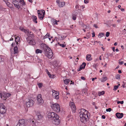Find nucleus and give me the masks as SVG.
Instances as JSON below:
<instances>
[{
	"label": "nucleus",
	"instance_id": "f257e3e1",
	"mask_svg": "<svg viewBox=\"0 0 126 126\" xmlns=\"http://www.w3.org/2000/svg\"><path fill=\"white\" fill-rule=\"evenodd\" d=\"M79 114L80 118V120L82 123H85L89 118V113L88 111L83 109L80 110Z\"/></svg>",
	"mask_w": 126,
	"mask_h": 126
},
{
	"label": "nucleus",
	"instance_id": "f03ea898",
	"mask_svg": "<svg viewBox=\"0 0 126 126\" xmlns=\"http://www.w3.org/2000/svg\"><path fill=\"white\" fill-rule=\"evenodd\" d=\"M47 117L49 118L54 121V123L55 125H59L60 123V120L59 119V116L56 113L50 112L47 114Z\"/></svg>",
	"mask_w": 126,
	"mask_h": 126
},
{
	"label": "nucleus",
	"instance_id": "7ed1b4c3",
	"mask_svg": "<svg viewBox=\"0 0 126 126\" xmlns=\"http://www.w3.org/2000/svg\"><path fill=\"white\" fill-rule=\"evenodd\" d=\"M44 46L45 47L46 49L45 52V55L49 58H51L53 56V53L52 50L46 45L44 44Z\"/></svg>",
	"mask_w": 126,
	"mask_h": 126
},
{
	"label": "nucleus",
	"instance_id": "20e7f679",
	"mask_svg": "<svg viewBox=\"0 0 126 126\" xmlns=\"http://www.w3.org/2000/svg\"><path fill=\"white\" fill-rule=\"evenodd\" d=\"M51 108L57 112H59L60 110V105L57 103H53L51 105Z\"/></svg>",
	"mask_w": 126,
	"mask_h": 126
},
{
	"label": "nucleus",
	"instance_id": "39448f33",
	"mask_svg": "<svg viewBox=\"0 0 126 126\" xmlns=\"http://www.w3.org/2000/svg\"><path fill=\"white\" fill-rule=\"evenodd\" d=\"M37 104L39 106L42 105L44 103V101L42 97L41 94H38L36 97Z\"/></svg>",
	"mask_w": 126,
	"mask_h": 126
},
{
	"label": "nucleus",
	"instance_id": "423d86ee",
	"mask_svg": "<svg viewBox=\"0 0 126 126\" xmlns=\"http://www.w3.org/2000/svg\"><path fill=\"white\" fill-rule=\"evenodd\" d=\"M38 14L39 18L41 20H42L44 17L45 14V11L44 10H42L41 11L38 10Z\"/></svg>",
	"mask_w": 126,
	"mask_h": 126
},
{
	"label": "nucleus",
	"instance_id": "0eeeda50",
	"mask_svg": "<svg viewBox=\"0 0 126 126\" xmlns=\"http://www.w3.org/2000/svg\"><path fill=\"white\" fill-rule=\"evenodd\" d=\"M11 94L9 93H7L4 92H2L0 91V97L1 98L3 97L5 98L9 97Z\"/></svg>",
	"mask_w": 126,
	"mask_h": 126
},
{
	"label": "nucleus",
	"instance_id": "6e6552de",
	"mask_svg": "<svg viewBox=\"0 0 126 126\" xmlns=\"http://www.w3.org/2000/svg\"><path fill=\"white\" fill-rule=\"evenodd\" d=\"M6 107L2 103L0 104V113L1 114H3L6 112Z\"/></svg>",
	"mask_w": 126,
	"mask_h": 126
},
{
	"label": "nucleus",
	"instance_id": "1a4fd4ad",
	"mask_svg": "<svg viewBox=\"0 0 126 126\" xmlns=\"http://www.w3.org/2000/svg\"><path fill=\"white\" fill-rule=\"evenodd\" d=\"M34 103V102L32 100L30 99L25 104L27 107H29L32 106L33 105Z\"/></svg>",
	"mask_w": 126,
	"mask_h": 126
},
{
	"label": "nucleus",
	"instance_id": "9d476101",
	"mask_svg": "<svg viewBox=\"0 0 126 126\" xmlns=\"http://www.w3.org/2000/svg\"><path fill=\"white\" fill-rule=\"evenodd\" d=\"M53 94L52 96L55 99H58L59 98V93L58 92L56 91L55 90H53Z\"/></svg>",
	"mask_w": 126,
	"mask_h": 126
},
{
	"label": "nucleus",
	"instance_id": "9b49d317",
	"mask_svg": "<svg viewBox=\"0 0 126 126\" xmlns=\"http://www.w3.org/2000/svg\"><path fill=\"white\" fill-rule=\"evenodd\" d=\"M27 35L28 36V37L27 38H26V39H29L30 37H31V38H33L34 37V35L33 32H32L31 31H29L28 30H27Z\"/></svg>",
	"mask_w": 126,
	"mask_h": 126
},
{
	"label": "nucleus",
	"instance_id": "f8f14e48",
	"mask_svg": "<svg viewBox=\"0 0 126 126\" xmlns=\"http://www.w3.org/2000/svg\"><path fill=\"white\" fill-rule=\"evenodd\" d=\"M69 106L73 110V112H75L76 110V107L73 102H70L69 103Z\"/></svg>",
	"mask_w": 126,
	"mask_h": 126
},
{
	"label": "nucleus",
	"instance_id": "ddd939ff",
	"mask_svg": "<svg viewBox=\"0 0 126 126\" xmlns=\"http://www.w3.org/2000/svg\"><path fill=\"white\" fill-rule=\"evenodd\" d=\"M16 126H25V120L24 119L20 120Z\"/></svg>",
	"mask_w": 126,
	"mask_h": 126
},
{
	"label": "nucleus",
	"instance_id": "4468645a",
	"mask_svg": "<svg viewBox=\"0 0 126 126\" xmlns=\"http://www.w3.org/2000/svg\"><path fill=\"white\" fill-rule=\"evenodd\" d=\"M12 3L14 4L15 7L19 9L20 8V6L19 5L18 1L16 0H12Z\"/></svg>",
	"mask_w": 126,
	"mask_h": 126
},
{
	"label": "nucleus",
	"instance_id": "2eb2a0df",
	"mask_svg": "<svg viewBox=\"0 0 126 126\" xmlns=\"http://www.w3.org/2000/svg\"><path fill=\"white\" fill-rule=\"evenodd\" d=\"M91 54H87L86 56V59L88 61H90L92 60V58L91 57Z\"/></svg>",
	"mask_w": 126,
	"mask_h": 126
},
{
	"label": "nucleus",
	"instance_id": "dca6fc26",
	"mask_svg": "<svg viewBox=\"0 0 126 126\" xmlns=\"http://www.w3.org/2000/svg\"><path fill=\"white\" fill-rule=\"evenodd\" d=\"M116 116L118 118H121L123 116V114L122 113H117L116 114Z\"/></svg>",
	"mask_w": 126,
	"mask_h": 126
},
{
	"label": "nucleus",
	"instance_id": "f3484780",
	"mask_svg": "<svg viewBox=\"0 0 126 126\" xmlns=\"http://www.w3.org/2000/svg\"><path fill=\"white\" fill-rule=\"evenodd\" d=\"M29 40L30 42L29 43L30 45H34L35 44V41L34 39L32 38L31 40L29 39Z\"/></svg>",
	"mask_w": 126,
	"mask_h": 126
},
{
	"label": "nucleus",
	"instance_id": "a211bd4d",
	"mask_svg": "<svg viewBox=\"0 0 126 126\" xmlns=\"http://www.w3.org/2000/svg\"><path fill=\"white\" fill-rule=\"evenodd\" d=\"M86 63H83L82 64V65L81 66H80V67L79 70L80 71V70L82 69H84L85 68V65H86Z\"/></svg>",
	"mask_w": 126,
	"mask_h": 126
},
{
	"label": "nucleus",
	"instance_id": "6ab92c4d",
	"mask_svg": "<svg viewBox=\"0 0 126 126\" xmlns=\"http://www.w3.org/2000/svg\"><path fill=\"white\" fill-rule=\"evenodd\" d=\"M14 54H16L18 53V49L16 46L14 47Z\"/></svg>",
	"mask_w": 126,
	"mask_h": 126
},
{
	"label": "nucleus",
	"instance_id": "aec40b11",
	"mask_svg": "<svg viewBox=\"0 0 126 126\" xmlns=\"http://www.w3.org/2000/svg\"><path fill=\"white\" fill-rule=\"evenodd\" d=\"M65 3L64 2H61L59 3V6L60 7H62L65 5Z\"/></svg>",
	"mask_w": 126,
	"mask_h": 126
},
{
	"label": "nucleus",
	"instance_id": "412c9836",
	"mask_svg": "<svg viewBox=\"0 0 126 126\" xmlns=\"http://www.w3.org/2000/svg\"><path fill=\"white\" fill-rule=\"evenodd\" d=\"M70 80L69 79H66L65 80H63L64 82V84L67 85L70 81Z\"/></svg>",
	"mask_w": 126,
	"mask_h": 126
},
{
	"label": "nucleus",
	"instance_id": "4be33fe9",
	"mask_svg": "<svg viewBox=\"0 0 126 126\" xmlns=\"http://www.w3.org/2000/svg\"><path fill=\"white\" fill-rule=\"evenodd\" d=\"M32 18L33 21L36 23H37V18L36 17L34 16H33L32 17Z\"/></svg>",
	"mask_w": 126,
	"mask_h": 126
},
{
	"label": "nucleus",
	"instance_id": "5701e85b",
	"mask_svg": "<svg viewBox=\"0 0 126 126\" xmlns=\"http://www.w3.org/2000/svg\"><path fill=\"white\" fill-rule=\"evenodd\" d=\"M54 66L55 67L58 68L60 66V65L59 64H58L57 63L56 61H54Z\"/></svg>",
	"mask_w": 126,
	"mask_h": 126
},
{
	"label": "nucleus",
	"instance_id": "b1692460",
	"mask_svg": "<svg viewBox=\"0 0 126 126\" xmlns=\"http://www.w3.org/2000/svg\"><path fill=\"white\" fill-rule=\"evenodd\" d=\"M20 40V38L19 37H15V41L17 45L18 44V42Z\"/></svg>",
	"mask_w": 126,
	"mask_h": 126
},
{
	"label": "nucleus",
	"instance_id": "393cba45",
	"mask_svg": "<svg viewBox=\"0 0 126 126\" xmlns=\"http://www.w3.org/2000/svg\"><path fill=\"white\" fill-rule=\"evenodd\" d=\"M20 29L21 31L24 32L25 33H27V30H25V29H23L22 27H20L19 28Z\"/></svg>",
	"mask_w": 126,
	"mask_h": 126
},
{
	"label": "nucleus",
	"instance_id": "a878e982",
	"mask_svg": "<svg viewBox=\"0 0 126 126\" xmlns=\"http://www.w3.org/2000/svg\"><path fill=\"white\" fill-rule=\"evenodd\" d=\"M6 3L8 6L9 7L11 8L12 6V5L11 4H10L9 2H6Z\"/></svg>",
	"mask_w": 126,
	"mask_h": 126
},
{
	"label": "nucleus",
	"instance_id": "bb28decb",
	"mask_svg": "<svg viewBox=\"0 0 126 126\" xmlns=\"http://www.w3.org/2000/svg\"><path fill=\"white\" fill-rule=\"evenodd\" d=\"M104 34L105 33H104L102 32L98 34V37L99 38H101L102 37Z\"/></svg>",
	"mask_w": 126,
	"mask_h": 126
},
{
	"label": "nucleus",
	"instance_id": "cd10ccee",
	"mask_svg": "<svg viewBox=\"0 0 126 126\" xmlns=\"http://www.w3.org/2000/svg\"><path fill=\"white\" fill-rule=\"evenodd\" d=\"M105 93L104 91H102V92H98V94L99 96H100L101 95L104 94Z\"/></svg>",
	"mask_w": 126,
	"mask_h": 126
},
{
	"label": "nucleus",
	"instance_id": "c85d7f7f",
	"mask_svg": "<svg viewBox=\"0 0 126 126\" xmlns=\"http://www.w3.org/2000/svg\"><path fill=\"white\" fill-rule=\"evenodd\" d=\"M107 78L106 77H103L101 79V81L102 82H104L105 81L107 80Z\"/></svg>",
	"mask_w": 126,
	"mask_h": 126
},
{
	"label": "nucleus",
	"instance_id": "c756f323",
	"mask_svg": "<svg viewBox=\"0 0 126 126\" xmlns=\"http://www.w3.org/2000/svg\"><path fill=\"white\" fill-rule=\"evenodd\" d=\"M42 52V51L40 49H37L36 50V54L39 53H41Z\"/></svg>",
	"mask_w": 126,
	"mask_h": 126
},
{
	"label": "nucleus",
	"instance_id": "7c9ffc66",
	"mask_svg": "<svg viewBox=\"0 0 126 126\" xmlns=\"http://www.w3.org/2000/svg\"><path fill=\"white\" fill-rule=\"evenodd\" d=\"M58 37L59 38H60V39H64L65 38V36H60V35H59L58 36Z\"/></svg>",
	"mask_w": 126,
	"mask_h": 126
},
{
	"label": "nucleus",
	"instance_id": "2f4dec72",
	"mask_svg": "<svg viewBox=\"0 0 126 126\" xmlns=\"http://www.w3.org/2000/svg\"><path fill=\"white\" fill-rule=\"evenodd\" d=\"M37 118L38 120H40L42 119L43 118L42 116L40 114H39L37 116Z\"/></svg>",
	"mask_w": 126,
	"mask_h": 126
},
{
	"label": "nucleus",
	"instance_id": "473e14b6",
	"mask_svg": "<svg viewBox=\"0 0 126 126\" xmlns=\"http://www.w3.org/2000/svg\"><path fill=\"white\" fill-rule=\"evenodd\" d=\"M70 116H68L66 118V121L67 122H68V121H71V119L70 118Z\"/></svg>",
	"mask_w": 126,
	"mask_h": 126
},
{
	"label": "nucleus",
	"instance_id": "72a5a7b5",
	"mask_svg": "<svg viewBox=\"0 0 126 126\" xmlns=\"http://www.w3.org/2000/svg\"><path fill=\"white\" fill-rule=\"evenodd\" d=\"M120 85V84H119L118 85L115 86L114 87L113 90H117Z\"/></svg>",
	"mask_w": 126,
	"mask_h": 126
},
{
	"label": "nucleus",
	"instance_id": "f704fd0d",
	"mask_svg": "<svg viewBox=\"0 0 126 126\" xmlns=\"http://www.w3.org/2000/svg\"><path fill=\"white\" fill-rule=\"evenodd\" d=\"M120 75L118 74H116L115 76V78L117 79H120Z\"/></svg>",
	"mask_w": 126,
	"mask_h": 126
},
{
	"label": "nucleus",
	"instance_id": "c9c22d12",
	"mask_svg": "<svg viewBox=\"0 0 126 126\" xmlns=\"http://www.w3.org/2000/svg\"><path fill=\"white\" fill-rule=\"evenodd\" d=\"M50 36V34L49 33H47V34L44 37V39H45L47 38L48 37Z\"/></svg>",
	"mask_w": 126,
	"mask_h": 126
},
{
	"label": "nucleus",
	"instance_id": "e433bc0d",
	"mask_svg": "<svg viewBox=\"0 0 126 126\" xmlns=\"http://www.w3.org/2000/svg\"><path fill=\"white\" fill-rule=\"evenodd\" d=\"M49 77L50 78H54L55 76L54 75H51L50 74L48 75Z\"/></svg>",
	"mask_w": 126,
	"mask_h": 126
},
{
	"label": "nucleus",
	"instance_id": "4c0bfd02",
	"mask_svg": "<svg viewBox=\"0 0 126 126\" xmlns=\"http://www.w3.org/2000/svg\"><path fill=\"white\" fill-rule=\"evenodd\" d=\"M77 14H76V15H73V17H72V19L74 20H76V15Z\"/></svg>",
	"mask_w": 126,
	"mask_h": 126
},
{
	"label": "nucleus",
	"instance_id": "58836bf2",
	"mask_svg": "<svg viewBox=\"0 0 126 126\" xmlns=\"http://www.w3.org/2000/svg\"><path fill=\"white\" fill-rule=\"evenodd\" d=\"M58 44L60 46L62 47H65V45L64 44H60V43H58Z\"/></svg>",
	"mask_w": 126,
	"mask_h": 126
},
{
	"label": "nucleus",
	"instance_id": "ea45409f",
	"mask_svg": "<svg viewBox=\"0 0 126 126\" xmlns=\"http://www.w3.org/2000/svg\"><path fill=\"white\" fill-rule=\"evenodd\" d=\"M119 64L120 65H122L124 63V62L123 61H121V60H119Z\"/></svg>",
	"mask_w": 126,
	"mask_h": 126
},
{
	"label": "nucleus",
	"instance_id": "a19ab883",
	"mask_svg": "<svg viewBox=\"0 0 126 126\" xmlns=\"http://www.w3.org/2000/svg\"><path fill=\"white\" fill-rule=\"evenodd\" d=\"M38 86L39 88H40L42 87V84L41 83H40L38 84Z\"/></svg>",
	"mask_w": 126,
	"mask_h": 126
},
{
	"label": "nucleus",
	"instance_id": "79ce46f5",
	"mask_svg": "<svg viewBox=\"0 0 126 126\" xmlns=\"http://www.w3.org/2000/svg\"><path fill=\"white\" fill-rule=\"evenodd\" d=\"M59 22V21H57L56 20H54V24L57 25V22Z\"/></svg>",
	"mask_w": 126,
	"mask_h": 126
},
{
	"label": "nucleus",
	"instance_id": "37998d69",
	"mask_svg": "<svg viewBox=\"0 0 126 126\" xmlns=\"http://www.w3.org/2000/svg\"><path fill=\"white\" fill-rule=\"evenodd\" d=\"M110 33L109 32H106V36L107 37H108L110 35Z\"/></svg>",
	"mask_w": 126,
	"mask_h": 126
},
{
	"label": "nucleus",
	"instance_id": "c03bdc74",
	"mask_svg": "<svg viewBox=\"0 0 126 126\" xmlns=\"http://www.w3.org/2000/svg\"><path fill=\"white\" fill-rule=\"evenodd\" d=\"M124 103V102L123 101H118L117 102V103L118 104H119V103H120L121 104H123Z\"/></svg>",
	"mask_w": 126,
	"mask_h": 126
},
{
	"label": "nucleus",
	"instance_id": "a18cd8bd",
	"mask_svg": "<svg viewBox=\"0 0 126 126\" xmlns=\"http://www.w3.org/2000/svg\"><path fill=\"white\" fill-rule=\"evenodd\" d=\"M3 59L2 58L1 56H0V63L3 61Z\"/></svg>",
	"mask_w": 126,
	"mask_h": 126
},
{
	"label": "nucleus",
	"instance_id": "49530a36",
	"mask_svg": "<svg viewBox=\"0 0 126 126\" xmlns=\"http://www.w3.org/2000/svg\"><path fill=\"white\" fill-rule=\"evenodd\" d=\"M111 111V109L110 108H109L108 109H107L106 111L107 112H110Z\"/></svg>",
	"mask_w": 126,
	"mask_h": 126
},
{
	"label": "nucleus",
	"instance_id": "de8ad7c7",
	"mask_svg": "<svg viewBox=\"0 0 126 126\" xmlns=\"http://www.w3.org/2000/svg\"><path fill=\"white\" fill-rule=\"evenodd\" d=\"M96 42L97 43H99V44L100 45V46H103V44H102L101 43V42L100 41H96Z\"/></svg>",
	"mask_w": 126,
	"mask_h": 126
},
{
	"label": "nucleus",
	"instance_id": "09e8293b",
	"mask_svg": "<svg viewBox=\"0 0 126 126\" xmlns=\"http://www.w3.org/2000/svg\"><path fill=\"white\" fill-rule=\"evenodd\" d=\"M89 0H84V3H87L89 2Z\"/></svg>",
	"mask_w": 126,
	"mask_h": 126
},
{
	"label": "nucleus",
	"instance_id": "8fccbe9b",
	"mask_svg": "<svg viewBox=\"0 0 126 126\" xmlns=\"http://www.w3.org/2000/svg\"><path fill=\"white\" fill-rule=\"evenodd\" d=\"M46 72L48 74V75L50 74L49 72L48 71V70L47 69L46 70Z\"/></svg>",
	"mask_w": 126,
	"mask_h": 126
},
{
	"label": "nucleus",
	"instance_id": "3c124183",
	"mask_svg": "<svg viewBox=\"0 0 126 126\" xmlns=\"http://www.w3.org/2000/svg\"><path fill=\"white\" fill-rule=\"evenodd\" d=\"M87 89H85L83 90L82 91L84 92V93H87Z\"/></svg>",
	"mask_w": 126,
	"mask_h": 126
},
{
	"label": "nucleus",
	"instance_id": "603ef678",
	"mask_svg": "<svg viewBox=\"0 0 126 126\" xmlns=\"http://www.w3.org/2000/svg\"><path fill=\"white\" fill-rule=\"evenodd\" d=\"M79 8V5H77L76 6H75V8L77 9H78Z\"/></svg>",
	"mask_w": 126,
	"mask_h": 126
},
{
	"label": "nucleus",
	"instance_id": "864d4df0",
	"mask_svg": "<svg viewBox=\"0 0 126 126\" xmlns=\"http://www.w3.org/2000/svg\"><path fill=\"white\" fill-rule=\"evenodd\" d=\"M81 8L82 9H83L85 8V6L84 5H82L80 6Z\"/></svg>",
	"mask_w": 126,
	"mask_h": 126
},
{
	"label": "nucleus",
	"instance_id": "5fc2aeb1",
	"mask_svg": "<svg viewBox=\"0 0 126 126\" xmlns=\"http://www.w3.org/2000/svg\"><path fill=\"white\" fill-rule=\"evenodd\" d=\"M92 34V37H94L95 36V33L94 32H93Z\"/></svg>",
	"mask_w": 126,
	"mask_h": 126
},
{
	"label": "nucleus",
	"instance_id": "6e6d98bb",
	"mask_svg": "<svg viewBox=\"0 0 126 126\" xmlns=\"http://www.w3.org/2000/svg\"><path fill=\"white\" fill-rule=\"evenodd\" d=\"M56 2L58 4V5L59 4V3L60 1L59 0H57L56 1Z\"/></svg>",
	"mask_w": 126,
	"mask_h": 126
},
{
	"label": "nucleus",
	"instance_id": "4d7b16f0",
	"mask_svg": "<svg viewBox=\"0 0 126 126\" xmlns=\"http://www.w3.org/2000/svg\"><path fill=\"white\" fill-rule=\"evenodd\" d=\"M81 79H82L83 80H84L85 79L84 77H81Z\"/></svg>",
	"mask_w": 126,
	"mask_h": 126
},
{
	"label": "nucleus",
	"instance_id": "13d9d810",
	"mask_svg": "<svg viewBox=\"0 0 126 126\" xmlns=\"http://www.w3.org/2000/svg\"><path fill=\"white\" fill-rule=\"evenodd\" d=\"M102 118L103 119H105V116L104 115H103L102 116Z\"/></svg>",
	"mask_w": 126,
	"mask_h": 126
},
{
	"label": "nucleus",
	"instance_id": "bf43d9fd",
	"mask_svg": "<svg viewBox=\"0 0 126 126\" xmlns=\"http://www.w3.org/2000/svg\"><path fill=\"white\" fill-rule=\"evenodd\" d=\"M31 122V123L32 124H34V123H35L34 121H33V120L32 121V120Z\"/></svg>",
	"mask_w": 126,
	"mask_h": 126
},
{
	"label": "nucleus",
	"instance_id": "052dcab7",
	"mask_svg": "<svg viewBox=\"0 0 126 126\" xmlns=\"http://www.w3.org/2000/svg\"><path fill=\"white\" fill-rule=\"evenodd\" d=\"M70 27L71 28V29H73V25H71L70 26Z\"/></svg>",
	"mask_w": 126,
	"mask_h": 126
},
{
	"label": "nucleus",
	"instance_id": "680f3d73",
	"mask_svg": "<svg viewBox=\"0 0 126 126\" xmlns=\"http://www.w3.org/2000/svg\"><path fill=\"white\" fill-rule=\"evenodd\" d=\"M96 65L95 64H94L93 65V67L95 69H96Z\"/></svg>",
	"mask_w": 126,
	"mask_h": 126
},
{
	"label": "nucleus",
	"instance_id": "e2e57ef3",
	"mask_svg": "<svg viewBox=\"0 0 126 126\" xmlns=\"http://www.w3.org/2000/svg\"><path fill=\"white\" fill-rule=\"evenodd\" d=\"M112 26L114 27H116V25L115 24H113L112 25Z\"/></svg>",
	"mask_w": 126,
	"mask_h": 126
},
{
	"label": "nucleus",
	"instance_id": "0e129e2a",
	"mask_svg": "<svg viewBox=\"0 0 126 126\" xmlns=\"http://www.w3.org/2000/svg\"><path fill=\"white\" fill-rule=\"evenodd\" d=\"M115 48L114 47H113L112 48V50H113V52H115Z\"/></svg>",
	"mask_w": 126,
	"mask_h": 126
},
{
	"label": "nucleus",
	"instance_id": "69168bd1",
	"mask_svg": "<svg viewBox=\"0 0 126 126\" xmlns=\"http://www.w3.org/2000/svg\"><path fill=\"white\" fill-rule=\"evenodd\" d=\"M120 9L121 10V11H124V9L123 8H120Z\"/></svg>",
	"mask_w": 126,
	"mask_h": 126
},
{
	"label": "nucleus",
	"instance_id": "338daca9",
	"mask_svg": "<svg viewBox=\"0 0 126 126\" xmlns=\"http://www.w3.org/2000/svg\"><path fill=\"white\" fill-rule=\"evenodd\" d=\"M118 72L119 73H121V70H118Z\"/></svg>",
	"mask_w": 126,
	"mask_h": 126
},
{
	"label": "nucleus",
	"instance_id": "774afa93",
	"mask_svg": "<svg viewBox=\"0 0 126 126\" xmlns=\"http://www.w3.org/2000/svg\"><path fill=\"white\" fill-rule=\"evenodd\" d=\"M15 43H12V47H14V46L15 45Z\"/></svg>",
	"mask_w": 126,
	"mask_h": 126
}]
</instances>
